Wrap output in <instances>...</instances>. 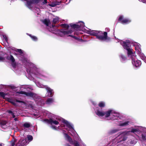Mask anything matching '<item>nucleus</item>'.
<instances>
[{
  "label": "nucleus",
  "mask_w": 146,
  "mask_h": 146,
  "mask_svg": "<svg viewBox=\"0 0 146 146\" xmlns=\"http://www.w3.org/2000/svg\"><path fill=\"white\" fill-rule=\"evenodd\" d=\"M56 119H50L47 120L48 122L51 124H54L56 125L58 124L59 121H61L64 124V127L66 126V128L69 131V133H70L72 136L76 137L79 141H81V139L79 138L78 134L74 129L72 125L69 123L59 116L57 117Z\"/></svg>",
  "instance_id": "1"
},
{
  "label": "nucleus",
  "mask_w": 146,
  "mask_h": 146,
  "mask_svg": "<svg viewBox=\"0 0 146 146\" xmlns=\"http://www.w3.org/2000/svg\"><path fill=\"white\" fill-rule=\"evenodd\" d=\"M118 42H120L121 44L123 46L124 49L127 51L128 55H131L132 64L136 67L139 66L141 64L140 61L138 60L135 56V54L132 52V49L129 46V41L126 42L123 41L119 40H117Z\"/></svg>",
  "instance_id": "2"
},
{
  "label": "nucleus",
  "mask_w": 146,
  "mask_h": 146,
  "mask_svg": "<svg viewBox=\"0 0 146 146\" xmlns=\"http://www.w3.org/2000/svg\"><path fill=\"white\" fill-rule=\"evenodd\" d=\"M89 34L91 35L96 36L97 38L101 40H109L107 37V33L106 32L103 33L101 31L92 30L90 31Z\"/></svg>",
  "instance_id": "3"
},
{
  "label": "nucleus",
  "mask_w": 146,
  "mask_h": 146,
  "mask_svg": "<svg viewBox=\"0 0 146 146\" xmlns=\"http://www.w3.org/2000/svg\"><path fill=\"white\" fill-rule=\"evenodd\" d=\"M104 116L107 120L113 119V120L118 119L120 118V114L112 110H110L105 112Z\"/></svg>",
  "instance_id": "4"
},
{
  "label": "nucleus",
  "mask_w": 146,
  "mask_h": 146,
  "mask_svg": "<svg viewBox=\"0 0 146 146\" xmlns=\"http://www.w3.org/2000/svg\"><path fill=\"white\" fill-rule=\"evenodd\" d=\"M20 93L25 94L26 95V96L30 97H32L34 98L35 100L36 101H38L39 102H40L42 101L40 99V97L38 96V95L35 94H33L31 92H24L21 91L20 92Z\"/></svg>",
  "instance_id": "5"
},
{
  "label": "nucleus",
  "mask_w": 146,
  "mask_h": 146,
  "mask_svg": "<svg viewBox=\"0 0 146 146\" xmlns=\"http://www.w3.org/2000/svg\"><path fill=\"white\" fill-rule=\"evenodd\" d=\"M17 140L15 138H13L11 141V146H14L15 143L16 142ZM26 139H21L19 142L17 144L16 146H24L27 144Z\"/></svg>",
  "instance_id": "6"
},
{
  "label": "nucleus",
  "mask_w": 146,
  "mask_h": 146,
  "mask_svg": "<svg viewBox=\"0 0 146 146\" xmlns=\"http://www.w3.org/2000/svg\"><path fill=\"white\" fill-rule=\"evenodd\" d=\"M36 84L37 86L38 87L41 88H44L47 91V93L48 96H52L53 95V90L51 89L50 88L46 86H44L38 82H36Z\"/></svg>",
  "instance_id": "7"
},
{
  "label": "nucleus",
  "mask_w": 146,
  "mask_h": 146,
  "mask_svg": "<svg viewBox=\"0 0 146 146\" xmlns=\"http://www.w3.org/2000/svg\"><path fill=\"white\" fill-rule=\"evenodd\" d=\"M23 62L24 63H26L27 66H28L30 68V69L29 70L27 68H28L27 66L26 67V68L27 69V72L28 73H33V72H32L31 69V68H32V67L33 66V64L29 62L28 61H27L26 59L25 60H24V61H23Z\"/></svg>",
  "instance_id": "8"
},
{
  "label": "nucleus",
  "mask_w": 146,
  "mask_h": 146,
  "mask_svg": "<svg viewBox=\"0 0 146 146\" xmlns=\"http://www.w3.org/2000/svg\"><path fill=\"white\" fill-rule=\"evenodd\" d=\"M71 27L74 29H76V30H79L80 29V28L81 29L84 26V23L83 22H81L80 25L78 24H73V25H70Z\"/></svg>",
  "instance_id": "9"
},
{
  "label": "nucleus",
  "mask_w": 146,
  "mask_h": 146,
  "mask_svg": "<svg viewBox=\"0 0 146 146\" xmlns=\"http://www.w3.org/2000/svg\"><path fill=\"white\" fill-rule=\"evenodd\" d=\"M119 20L123 24H127L131 22V20L129 19H123V17L121 16L119 17Z\"/></svg>",
  "instance_id": "10"
},
{
  "label": "nucleus",
  "mask_w": 146,
  "mask_h": 146,
  "mask_svg": "<svg viewBox=\"0 0 146 146\" xmlns=\"http://www.w3.org/2000/svg\"><path fill=\"white\" fill-rule=\"evenodd\" d=\"M73 31L72 30H71L69 31H63L62 33H64V34L65 35H68V36H70L76 39H78V38L77 37L73 35H69V34H71L72 33Z\"/></svg>",
  "instance_id": "11"
},
{
  "label": "nucleus",
  "mask_w": 146,
  "mask_h": 146,
  "mask_svg": "<svg viewBox=\"0 0 146 146\" xmlns=\"http://www.w3.org/2000/svg\"><path fill=\"white\" fill-rule=\"evenodd\" d=\"M7 59L12 62V65L13 67H14L15 66V64L14 63L15 59L13 57L12 55H10L9 56H7Z\"/></svg>",
  "instance_id": "12"
},
{
  "label": "nucleus",
  "mask_w": 146,
  "mask_h": 146,
  "mask_svg": "<svg viewBox=\"0 0 146 146\" xmlns=\"http://www.w3.org/2000/svg\"><path fill=\"white\" fill-rule=\"evenodd\" d=\"M95 112L96 115L99 116H104L105 114V112L101 110H97Z\"/></svg>",
  "instance_id": "13"
},
{
  "label": "nucleus",
  "mask_w": 146,
  "mask_h": 146,
  "mask_svg": "<svg viewBox=\"0 0 146 146\" xmlns=\"http://www.w3.org/2000/svg\"><path fill=\"white\" fill-rule=\"evenodd\" d=\"M134 46L135 47V50L137 53L138 52H140V51H141L140 44H138L137 43H135V44H134Z\"/></svg>",
  "instance_id": "14"
},
{
  "label": "nucleus",
  "mask_w": 146,
  "mask_h": 146,
  "mask_svg": "<svg viewBox=\"0 0 146 146\" xmlns=\"http://www.w3.org/2000/svg\"><path fill=\"white\" fill-rule=\"evenodd\" d=\"M137 53L139 54L141 59L142 60H143L146 63V57L141 52V51H140V52H138Z\"/></svg>",
  "instance_id": "15"
},
{
  "label": "nucleus",
  "mask_w": 146,
  "mask_h": 146,
  "mask_svg": "<svg viewBox=\"0 0 146 146\" xmlns=\"http://www.w3.org/2000/svg\"><path fill=\"white\" fill-rule=\"evenodd\" d=\"M6 122L4 121H0V126H1L2 128H5L6 126Z\"/></svg>",
  "instance_id": "16"
},
{
  "label": "nucleus",
  "mask_w": 146,
  "mask_h": 146,
  "mask_svg": "<svg viewBox=\"0 0 146 146\" xmlns=\"http://www.w3.org/2000/svg\"><path fill=\"white\" fill-rule=\"evenodd\" d=\"M34 74L36 76V77L41 79H43V76L39 73L38 72L36 71L34 72Z\"/></svg>",
  "instance_id": "17"
},
{
  "label": "nucleus",
  "mask_w": 146,
  "mask_h": 146,
  "mask_svg": "<svg viewBox=\"0 0 146 146\" xmlns=\"http://www.w3.org/2000/svg\"><path fill=\"white\" fill-rule=\"evenodd\" d=\"M8 101L11 103L12 104H13L14 105H16L17 104V102H21L20 101H18V100H17L16 102H15V101H14L13 100L11 99H9L8 100Z\"/></svg>",
  "instance_id": "18"
},
{
  "label": "nucleus",
  "mask_w": 146,
  "mask_h": 146,
  "mask_svg": "<svg viewBox=\"0 0 146 146\" xmlns=\"http://www.w3.org/2000/svg\"><path fill=\"white\" fill-rule=\"evenodd\" d=\"M43 22L47 26H48L50 24V21L49 20L45 19L43 21Z\"/></svg>",
  "instance_id": "19"
},
{
  "label": "nucleus",
  "mask_w": 146,
  "mask_h": 146,
  "mask_svg": "<svg viewBox=\"0 0 146 146\" xmlns=\"http://www.w3.org/2000/svg\"><path fill=\"white\" fill-rule=\"evenodd\" d=\"M59 18L58 17H56L53 19V23L55 24L58 23Z\"/></svg>",
  "instance_id": "20"
},
{
  "label": "nucleus",
  "mask_w": 146,
  "mask_h": 146,
  "mask_svg": "<svg viewBox=\"0 0 146 146\" xmlns=\"http://www.w3.org/2000/svg\"><path fill=\"white\" fill-rule=\"evenodd\" d=\"M54 100L52 98H49L47 99L46 103L48 104H49L54 102Z\"/></svg>",
  "instance_id": "21"
},
{
  "label": "nucleus",
  "mask_w": 146,
  "mask_h": 146,
  "mask_svg": "<svg viewBox=\"0 0 146 146\" xmlns=\"http://www.w3.org/2000/svg\"><path fill=\"white\" fill-rule=\"evenodd\" d=\"M23 126L24 127L26 128H29L30 127L31 125L28 123H25L23 124Z\"/></svg>",
  "instance_id": "22"
},
{
  "label": "nucleus",
  "mask_w": 146,
  "mask_h": 146,
  "mask_svg": "<svg viewBox=\"0 0 146 146\" xmlns=\"http://www.w3.org/2000/svg\"><path fill=\"white\" fill-rule=\"evenodd\" d=\"M105 106V104L104 102H100L99 104V106L101 108L104 107Z\"/></svg>",
  "instance_id": "23"
},
{
  "label": "nucleus",
  "mask_w": 146,
  "mask_h": 146,
  "mask_svg": "<svg viewBox=\"0 0 146 146\" xmlns=\"http://www.w3.org/2000/svg\"><path fill=\"white\" fill-rule=\"evenodd\" d=\"M6 94L2 92H0V96L3 97L4 99H6Z\"/></svg>",
  "instance_id": "24"
},
{
  "label": "nucleus",
  "mask_w": 146,
  "mask_h": 146,
  "mask_svg": "<svg viewBox=\"0 0 146 146\" xmlns=\"http://www.w3.org/2000/svg\"><path fill=\"white\" fill-rule=\"evenodd\" d=\"M119 130L118 129H113L111 130L110 131V133H116Z\"/></svg>",
  "instance_id": "25"
},
{
  "label": "nucleus",
  "mask_w": 146,
  "mask_h": 146,
  "mask_svg": "<svg viewBox=\"0 0 146 146\" xmlns=\"http://www.w3.org/2000/svg\"><path fill=\"white\" fill-rule=\"evenodd\" d=\"M128 121H126V122H124L123 123H121L120 124V125L121 126H126V125H128Z\"/></svg>",
  "instance_id": "26"
},
{
  "label": "nucleus",
  "mask_w": 146,
  "mask_h": 146,
  "mask_svg": "<svg viewBox=\"0 0 146 146\" xmlns=\"http://www.w3.org/2000/svg\"><path fill=\"white\" fill-rule=\"evenodd\" d=\"M31 37L32 39L34 41H36L37 40V38L36 37L34 36H32L31 35H29Z\"/></svg>",
  "instance_id": "27"
},
{
  "label": "nucleus",
  "mask_w": 146,
  "mask_h": 146,
  "mask_svg": "<svg viewBox=\"0 0 146 146\" xmlns=\"http://www.w3.org/2000/svg\"><path fill=\"white\" fill-rule=\"evenodd\" d=\"M28 140L29 141H32L33 140V137L31 135H28L27 136Z\"/></svg>",
  "instance_id": "28"
},
{
  "label": "nucleus",
  "mask_w": 146,
  "mask_h": 146,
  "mask_svg": "<svg viewBox=\"0 0 146 146\" xmlns=\"http://www.w3.org/2000/svg\"><path fill=\"white\" fill-rule=\"evenodd\" d=\"M130 133V131H128L127 132H124V133H122L121 135H129V133Z\"/></svg>",
  "instance_id": "29"
},
{
  "label": "nucleus",
  "mask_w": 146,
  "mask_h": 146,
  "mask_svg": "<svg viewBox=\"0 0 146 146\" xmlns=\"http://www.w3.org/2000/svg\"><path fill=\"white\" fill-rule=\"evenodd\" d=\"M7 112L11 114V115H12L13 117L14 118L15 117V115H14L12 111L10 110H8L7 111Z\"/></svg>",
  "instance_id": "30"
},
{
  "label": "nucleus",
  "mask_w": 146,
  "mask_h": 146,
  "mask_svg": "<svg viewBox=\"0 0 146 146\" xmlns=\"http://www.w3.org/2000/svg\"><path fill=\"white\" fill-rule=\"evenodd\" d=\"M121 58L122 59V61H123L124 60H125L126 59V58L125 56H124L123 55H121Z\"/></svg>",
  "instance_id": "31"
},
{
  "label": "nucleus",
  "mask_w": 146,
  "mask_h": 146,
  "mask_svg": "<svg viewBox=\"0 0 146 146\" xmlns=\"http://www.w3.org/2000/svg\"><path fill=\"white\" fill-rule=\"evenodd\" d=\"M3 39H4L7 42V41L8 39H7V36L5 35H3Z\"/></svg>",
  "instance_id": "32"
},
{
  "label": "nucleus",
  "mask_w": 146,
  "mask_h": 146,
  "mask_svg": "<svg viewBox=\"0 0 146 146\" xmlns=\"http://www.w3.org/2000/svg\"><path fill=\"white\" fill-rule=\"evenodd\" d=\"M137 130L135 129H131V132L133 133H134L137 132Z\"/></svg>",
  "instance_id": "33"
},
{
  "label": "nucleus",
  "mask_w": 146,
  "mask_h": 146,
  "mask_svg": "<svg viewBox=\"0 0 146 146\" xmlns=\"http://www.w3.org/2000/svg\"><path fill=\"white\" fill-rule=\"evenodd\" d=\"M62 25L65 28H68V25L66 24H63Z\"/></svg>",
  "instance_id": "34"
},
{
  "label": "nucleus",
  "mask_w": 146,
  "mask_h": 146,
  "mask_svg": "<svg viewBox=\"0 0 146 146\" xmlns=\"http://www.w3.org/2000/svg\"><path fill=\"white\" fill-rule=\"evenodd\" d=\"M56 4L55 3H52L50 5L52 7H54L56 6Z\"/></svg>",
  "instance_id": "35"
},
{
  "label": "nucleus",
  "mask_w": 146,
  "mask_h": 146,
  "mask_svg": "<svg viewBox=\"0 0 146 146\" xmlns=\"http://www.w3.org/2000/svg\"><path fill=\"white\" fill-rule=\"evenodd\" d=\"M51 127L54 129L57 130V128H56V127L52 125L51 126Z\"/></svg>",
  "instance_id": "36"
},
{
  "label": "nucleus",
  "mask_w": 146,
  "mask_h": 146,
  "mask_svg": "<svg viewBox=\"0 0 146 146\" xmlns=\"http://www.w3.org/2000/svg\"><path fill=\"white\" fill-rule=\"evenodd\" d=\"M17 51L18 52H19L21 54L22 53V51L21 50V49H17Z\"/></svg>",
  "instance_id": "37"
},
{
  "label": "nucleus",
  "mask_w": 146,
  "mask_h": 146,
  "mask_svg": "<svg viewBox=\"0 0 146 146\" xmlns=\"http://www.w3.org/2000/svg\"><path fill=\"white\" fill-rule=\"evenodd\" d=\"M142 138L143 140H146V137L145 136L142 135Z\"/></svg>",
  "instance_id": "38"
},
{
  "label": "nucleus",
  "mask_w": 146,
  "mask_h": 146,
  "mask_svg": "<svg viewBox=\"0 0 146 146\" xmlns=\"http://www.w3.org/2000/svg\"><path fill=\"white\" fill-rule=\"evenodd\" d=\"M5 60L4 58L0 57V61H2L4 60Z\"/></svg>",
  "instance_id": "39"
},
{
  "label": "nucleus",
  "mask_w": 146,
  "mask_h": 146,
  "mask_svg": "<svg viewBox=\"0 0 146 146\" xmlns=\"http://www.w3.org/2000/svg\"><path fill=\"white\" fill-rule=\"evenodd\" d=\"M140 1L142 2L143 3H146V0H139Z\"/></svg>",
  "instance_id": "40"
},
{
  "label": "nucleus",
  "mask_w": 146,
  "mask_h": 146,
  "mask_svg": "<svg viewBox=\"0 0 146 146\" xmlns=\"http://www.w3.org/2000/svg\"><path fill=\"white\" fill-rule=\"evenodd\" d=\"M49 31H51V32H52V33H56L55 32H54V31H53V30L52 29H51V30L50 29L49 30Z\"/></svg>",
  "instance_id": "41"
},
{
  "label": "nucleus",
  "mask_w": 146,
  "mask_h": 146,
  "mask_svg": "<svg viewBox=\"0 0 146 146\" xmlns=\"http://www.w3.org/2000/svg\"><path fill=\"white\" fill-rule=\"evenodd\" d=\"M127 138L125 137H123V141H125L126 140Z\"/></svg>",
  "instance_id": "42"
},
{
  "label": "nucleus",
  "mask_w": 146,
  "mask_h": 146,
  "mask_svg": "<svg viewBox=\"0 0 146 146\" xmlns=\"http://www.w3.org/2000/svg\"><path fill=\"white\" fill-rule=\"evenodd\" d=\"M36 10L38 11V12L40 10L38 8H36Z\"/></svg>",
  "instance_id": "43"
},
{
  "label": "nucleus",
  "mask_w": 146,
  "mask_h": 146,
  "mask_svg": "<svg viewBox=\"0 0 146 146\" xmlns=\"http://www.w3.org/2000/svg\"><path fill=\"white\" fill-rule=\"evenodd\" d=\"M54 27V25H53L52 26V28L53 29H54L53 27Z\"/></svg>",
  "instance_id": "44"
},
{
  "label": "nucleus",
  "mask_w": 146,
  "mask_h": 146,
  "mask_svg": "<svg viewBox=\"0 0 146 146\" xmlns=\"http://www.w3.org/2000/svg\"><path fill=\"white\" fill-rule=\"evenodd\" d=\"M14 119H15V120H17V118H15Z\"/></svg>",
  "instance_id": "45"
},
{
  "label": "nucleus",
  "mask_w": 146,
  "mask_h": 146,
  "mask_svg": "<svg viewBox=\"0 0 146 146\" xmlns=\"http://www.w3.org/2000/svg\"><path fill=\"white\" fill-rule=\"evenodd\" d=\"M0 146H2V145L0 143Z\"/></svg>",
  "instance_id": "46"
},
{
  "label": "nucleus",
  "mask_w": 146,
  "mask_h": 146,
  "mask_svg": "<svg viewBox=\"0 0 146 146\" xmlns=\"http://www.w3.org/2000/svg\"><path fill=\"white\" fill-rule=\"evenodd\" d=\"M33 69H35V68H33Z\"/></svg>",
  "instance_id": "47"
},
{
  "label": "nucleus",
  "mask_w": 146,
  "mask_h": 146,
  "mask_svg": "<svg viewBox=\"0 0 146 146\" xmlns=\"http://www.w3.org/2000/svg\"><path fill=\"white\" fill-rule=\"evenodd\" d=\"M35 12H36V13H37V12H36V11H35Z\"/></svg>",
  "instance_id": "48"
}]
</instances>
